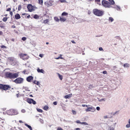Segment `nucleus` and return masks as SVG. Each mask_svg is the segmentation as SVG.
Instances as JSON below:
<instances>
[{
  "label": "nucleus",
  "mask_w": 130,
  "mask_h": 130,
  "mask_svg": "<svg viewBox=\"0 0 130 130\" xmlns=\"http://www.w3.org/2000/svg\"><path fill=\"white\" fill-rule=\"evenodd\" d=\"M109 1H106L105 0H103L102 1V5L105 8H110L112 7L111 5H114L115 3L113 0H108Z\"/></svg>",
  "instance_id": "nucleus-1"
},
{
  "label": "nucleus",
  "mask_w": 130,
  "mask_h": 130,
  "mask_svg": "<svg viewBox=\"0 0 130 130\" xmlns=\"http://www.w3.org/2000/svg\"><path fill=\"white\" fill-rule=\"evenodd\" d=\"M19 74L18 72L13 73L8 72L5 73V75L7 78L13 79L19 76Z\"/></svg>",
  "instance_id": "nucleus-2"
},
{
  "label": "nucleus",
  "mask_w": 130,
  "mask_h": 130,
  "mask_svg": "<svg viewBox=\"0 0 130 130\" xmlns=\"http://www.w3.org/2000/svg\"><path fill=\"white\" fill-rule=\"evenodd\" d=\"M6 113L9 115H15L18 114V111L16 110L11 109L7 110Z\"/></svg>",
  "instance_id": "nucleus-3"
},
{
  "label": "nucleus",
  "mask_w": 130,
  "mask_h": 130,
  "mask_svg": "<svg viewBox=\"0 0 130 130\" xmlns=\"http://www.w3.org/2000/svg\"><path fill=\"white\" fill-rule=\"evenodd\" d=\"M93 12L94 14L99 16H102L103 14V12L102 11L97 9H94L93 10Z\"/></svg>",
  "instance_id": "nucleus-4"
},
{
  "label": "nucleus",
  "mask_w": 130,
  "mask_h": 130,
  "mask_svg": "<svg viewBox=\"0 0 130 130\" xmlns=\"http://www.w3.org/2000/svg\"><path fill=\"white\" fill-rule=\"evenodd\" d=\"M9 88H10V87L8 85L2 84H0V89H2L4 90H6Z\"/></svg>",
  "instance_id": "nucleus-5"
},
{
  "label": "nucleus",
  "mask_w": 130,
  "mask_h": 130,
  "mask_svg": "<svg viewBox=\"0 0 130 130\" xmlns=\"http://www.w3.org/2000/svg\"><path fill=\"white\" fill-rule=\"evenodd\" d=\"M24 79L21 77H19L15 79L13 82L18 84H22L23 83Z\"/></svg>",
  "instance_id": "nucleus-6"
},
{
  "label": "nucleus",
  "mask_w": 130,
  "mask_h": 130,
  "mask_svg": "<svg viewBox=\"0 0 130 130\" xmlns=\"http://www.w3.org/2000/svg\"><path fill=\"white\" fill-rule=\"evenodd\" d=\"M96 109L93 106H91V107H88L86 109L85 111L87 112H94L95 110Z\"/></svg>",
  "instance_id": "nucleus-7"
},
{
  "label": "nucleus",
  "mask_w": 130,
  "mask_h": 130,
  "mask_svg": "<svg viewBox=\"0 0 130 130\" xmlns=\"http://www.w3.org/2000/svg\"><path fill=\"white\" fill-rule=\"evenodd\" d=\"M20 56V57L24 60H26L29 57V56H27V54H21Z\"/></svg>",
  "instance_id": "nucleus-8"
},
{
  "label": "nucleus",
  "mask_w": 130,
  "mask_h": 130,
  "mask_svg": "<svg viewBox=\"0 0 130 130\" xmlns=\"http://www.w3.org/2000/svg\"><path fill=\"white\" fill-rule=\"evenodd\" d=\"M53 2L51 0L47 1L45 3V4L47 7H49L52 5Z\"/></svg>",
  "instance_id": "nucleus-9"
},
{
  "label": "nucleus",
  "mask_w": 130,
  "mask_h": 130,
  "mask_svg": "<svg viewBox=\"0 0 130 130\" xmlns=\"http://www.w3.org/2000/svg\"><path fill=\"white\" fill-rule=\"evenodd\" d=\"M26 101L28 103L30 104H31L32 103L33 104L35 105L36 103V101H34L33 99H27Z\"/></svg>",
  "instance_id": "nucleus-10"
},
{
  "label": "nucleus",
  "mask_w": 130,
  "mask_h": 130,
  "mask_svg": "<svg viewBox=\"0 0 130 130\" xmlns=\"http://www.w3.org/2000/svg\"><path fill=\"white\" fill-rule=\"evenodd\" d=\"M29 11L32 12L34 10V7L31 4L28 5L27 7Z\"/></svg>",
  "instance_id": "nucleus-11"
},
{
  "label": "nucleus",
  "mask_w": 130,
  "mask_h": 130,
  "mask_svg": "<svg viewBox=\"0 0 130 130\" xmlns=\"http://www.w3.org/2000/svg\"><path fill=\"white\" fill-rule=\"evenodd\" d=\"M34 77L32 76H29L26 78V80L28 82H30L33 79Z\"/></svg>",
  "instance_id": "nucleus-12"
},
{
  "label": "nucleus",
  "mask_w": 130,
  "mask_h": 130,
  "mask_svg": "<svg viewBox=\"0 0 130 130\" xmlns=\"http://www.w3.org/2000/svg\"><path fill=\"white\" fill-rule=\"evenodd\" d=\"M59 18V20L61 22H64L66 20V19L64 17H60Z\"/></svg>",
  "instance_id": "nucleus-13"
},
{
  "label": "nucleus",
  "mask_w": 130,
  "mask_h": 130,
  "mask_svg": "<svg viewBox=\"0 0 130 130\" xmlns=\"http://www.w3.org/2000/svg\"><path fill=\"white\" fill-rule=\"evenodd\" d=\"M37 71L38 73H42L43 74L45 73V72L42 69H40L39 68H37Z\"/></svg>",
  "instance_id": "nucleus-14"
},
{
  "label": "nucleus",
  "mask_w": 130,
  "mask_h": 130,
  "mask_svg": "<svg viewBox=\"0 0 130 130\" xmlns=\"http://www.w3.org/2000/svg\"><path fill=\"white\" fill-rule=\"evenodd\" d=\"M114 8H116L117 10L120 11V10L121 8L119 6H118L116 5H115L113 7Z\"/></svg>",
  "instance_id": "nucleus-15"
},
{
  "label": "nucleus",
  "mask_w": 130,
  "mask_h": 130,
  "mask_svg": "<svg viewBox=\"0 0 130 130\" xmlns=\"http://www.w3.org/2000/svg\"><path fill=\"white\" fill-rule=\"evenodd\" d=\"M15 18L16 19H18L21 18L20 15L19 14H17L15 15Z\"/></svg>",
  "instance_id": "nucleus-16"
},
{
  "label": "nucleus",
  "mask_w": 130,
  "mask_h": 130,
  "mask_svg": "<svg viewBox=\"0 0 130 130\" xmlns=\"http://www.w3.org/2000/svg\"><path fill=\"white\" fill-rule=\"evenodd\" d=\"M72 94H69L68 95H65L64 96V98L66 99H68L70 98L72 96Z\"/></svg>",
  "instance_id": "nucleus-17"
},
{
  "label": "nucleus",
  "mask_w": 130,
  "mask_h": 130,
  "mask_svg": "<svg viewBox=\"0 0 130 130\" xmlns=\"http://www.w3.org/2000/svg\"><path fill=\"white\" fill-rule=\"evenodd\" d=\"M33 83L34 84L37 85H40V83L39 81H38L36 80H35L33 82Z\"/></svg>",
  "instance_id": "nucleus-18"
},
{
  "label": "nucleus",
  "mask_w": 130,
  "mask_h": 130,
  "mask_svg": "<svg viewBox=\"0 0 130 130\" xmlns=\"http://www.w3.org/2000/svg\"><path fill=\"white\" fill-rule=\"evenodd\" d=\"M25 125L30 130H32L31 127L30 125H28L26 123H25Z\"/></svg>",
  "instance_id": "nucleus-19"
},
{
  "label": "nucleus",
  "mask_w": 130,
  "mask_h": 130,
  "mask_svg": "<svg viewBox=\"0 0 130 130\" xmlns=\"http://www.w3.org/2000/svg\"><path fill=\"white\" fill-rule=\"evenodd\" d=\"M39 16H38V15L37 14H35L33 16V18H34L35 19H39Z\"/></svg>",
  "instance_id": "nucleus-20"
},
{
  "label": "nucleus",
  "mask_w": 130,
  "mask_h": 130,
  "mask_svg": "<svg viewBox=\"0 0 130 130\" xmlns=\"http://www.w3.org/2000/svg\"><path fill=\"white\" fill-rule=\"evenodd\" d=\"M68 13L65 12H63L61 14V16H66L68 15Z\"/></svg>",
  "instance_id": "nucleus-21"
},
{
  "label": "nucleus",
  "mask_w": 130,
  "mask_h": 130,
  "mask_svg": "<svg viewBox=\"0 0 130 130\" xmlns=\"http://www.w3.org/2000/svg\"><path fill=\"white\" fill-rule=\"evenodd\" d=\"M123 66L125 68H128L129 67L130 65L129 64L126 63L124 64Z\"/></svg>",
  "instance_id": "nucleus-22"
},
{
  "label": "nucleus",
  "mask_w": 130,
  "mask_h": 130,
  "mask_svg": "<svg viewBox=\"0 0 130 130\" xmlns=\"http://www.w3.org/2000/svg\"><path fill=\"white\" fill-rule=\"evenodd\" d=\"M49 107L47 105L45 106L43 108V109L47 111L48 110Z\"/></svg>",
  "instance_id": "nucleus-23"
},
{
  "label": "nucleus",
  "mask_w": 130,
  "mask_h": 130,
  "mask_svg": "<svg viewBox=\"0 0 130 130\" xmlns=\"http://www.w3.org/2000/svg\"><path fill=\"white\" fill-rule=\"evenodd\" d=\"M54 19L55 21L57 22H58L59 20L57 17H55L54 18Z\"/></svg>",
  "instance_id": "nucleus-24"
},
{
  "label": "nucleus",
  "mask_w": 130,
  "mask_h": 130,
  "mask_svg": "<svg viewBox=\"0 0 130 130\" xmlns=\"http://www.w3.org/2000/svg\"><path fill=\"white\" fill-rule=\"evenodd\" d=\"M49 22V20L48 19H46L44 20V21L43 23L46 24V23H47L48 22Z\"/></svg>",
  "instance_id": "nucleus-25"
},
{
  "label": "nucleus",
  "mask_w": 130,
  "mask_h": 130,
  "mask_svg": "<svg viewBox=\"0 0 130 130\" xmlns=\"http://www.w3.org/2000/svg\"><path fill=\"white\" fill-rule=\"evenodd\" d=\"M58 75V76L59 78L61 80H62L63 78V77L62 75L60 74L59 73H57Z\"/></svg>",
  "instance_id": "nucleus-26"
},
{
  "label": "nucleus",
  "mask_w": 130,
  "mask_h": 130,
  "mask_svg": "<svg viewBox=\"0 0 130 130\" xmlns=\"http://www.w3.org/2000/svg\"><path fill=\"white\" fill-rule=\"evenodd\" d=\"M114 20L111 17H110L109 18V19H108V21H110L111 22H113V21Z\"/></svg>",
  "instance_id": "nucleus-27"
},
{
  "label": "nucleus",
  "mask_w": 130,
  "mask_h": 130,
  "mask_svg": "<svg viewBox=\"0 0 130 130\" xmlns=\"http://www.w3.org/2000/svg\"><path fill=\"white\" fill-rule=\"evenodd\" d=\"M55 58L56 59H63V58H62L61 56H59L57 58Z\"/></svg>",
  "instance_id": "nucleus-28"
},
{
  "label": "nucleus",
  "mask_w": 130,
  "mask_h": 130,
  "mask_svg": "<svg viewBox=\"0 0 130 130\" xmlns=\"http://www.w3.org/2000/svg\"><path fill=\"white\" fill-rule=\"evenodd\" d=\"M81 124H82V125H88V124L86 122H82L81 123Z\"/></svg>",
  "instance_id": "nucleus-29"
},
{
  "label": "nucleus",
  "mask_w": 130,
  "mask_h": 130,
  "mask_svg": "<svg viewBox=\"0 0 130 130\" xmlns=\"http://www.w3.org/2000/svg\"><path fill=\"white\" fill-rule=\"evenodd\" d=\"M37 111L39 112H43L42 110L41 109L37 108Z\"/></svg>",
  "instance_id": "nucleus-30"
},
{
  "label": "nucleus",
  "mask_w": 130,
  "mask_h": 130,
  "mask_svg": "<svg viewBox=\"0 0 130 130\" xmlns=\"http://www.w3.org/2000/svg\"><path fill=\"white\" fill-rule=\"evenodd\" d=\"M39 3L40 5H42L43 3V0H39Z\"/></svg>",
  "instance_id": "nucleus-31"
},
{
  "label": "nucleus",
  "mask_w": 130,
  "mask_h": 130,
  "mask_svg": "<svg viewBox=\"0 0 130 130\" xmlns=\"http://www.w3.org/2000/svg\"><path fill=\"white\" fill-rule=\"evenodd\" d=\"M59 1L62 3H65L67 2L65 0H59Z\"/></svg>",
  "instance_id": "nucleus-32"
},
{
  "label": "nucleus",
  "mask_w": 130,
  "mask_h": 130,
  "mask_svg": "<svg viewBox=\"0 0 130 130\" xmlns=\"http://www.w3.org/2000/svg\"><path fill=\"white\" fill-rule=\"evenodd\" d=\"M7 17H5L3 18V21L4 22H6L7 20Z\"/></svg>",
  "instance_id": "nucleus-33"
},
{
  "label": "nucleus",
  "mask_w": 130,
  "mask_h": 130,
  "mask_svg": "<svg viewBox=\"0 0 130 130\" xmlns=\"http://www.w3.org/2000/svg\"><path fill=\"white\" fill-rule=\"evenodd\" d=\"M24 88L25 90H26L29 91L30 90H28V88L27 87H24Z\"/></svg>",
  "instance_id": "nucleus-34"
},
{
  "label": "nucleus",
  "mask_w": 130,
  "mask_h": 130,
  "mask_svg": "<svg viewBox=\"0 0 130 130\" xmlns=\"http://www.w3.org/2000/svg\"><path fill=\"white\" fill-rule=\"evenodd\" d=\"M22 8V6L21 5H19L18 7V10L20 11Z\"/></svg>",
  "instance_id": "nucleus-35"
},
{
  "label": "nucleus",
  "mask_w": 130,
  "mask_h": 130,
  "mask_svg": "<svg viewBox=\"0 0 130 130\" xmlns=\"http://www.w3.org/2000/svg\"><path fill=\"white\" fill-rule=\"evenodd\" d=\"M106 100V98H102L99 101H105Z\"/></svg>",
  "instance_id": "nucleus-36"
},
{
  "label": "nucleus",
  "mask_w": 130,
  "mask_h": 130,
  "mask_svg": "<svg viewBox=\"0 0 130 130\" xmlns=\"http://www.w3.org/2000/svg\"><path fill=\"white\" fill-rule=\"evenodd\" d=\"M72 113H73V114L74 115H75L76 114V111H75L72 110Z\"/></svg>",
  "instance_id": "nucleus-37"
},
{
  "label": "nucleus",
  "mask_w": 130,
  "mask_h": 130,
  "mask_svg": "<svg viewBox=\"0 0 130 130\" xmlns=\"http://www.w3.org/2000/svg\"><path fill=\"white\" fill-rule=\"evenodd\" d=\"M126 126L127 128H128L130 127V124H127Z\"/></svg>",
  "instance_id": "nucleus-38"
},
{
  "label": "nucleus",
  "mask_w": 130,
  "mask_h": 130,
  "mask_svg": "<svg viewBox=\"0 0 130 130\" xmlns=\"http://www.w3.org/2000/svg\"><path fill=\"white\" fill-rule=\"evenodd\" d=\"M1 47L2 48H7L6 46L4 45H2L1 46Z\"/></svg>",
  "instance_id": "nucleus-39"
},
{
  "label": "nucleus",
  "mask_w": 130,
  "mask_h": 130,
  "mask_svg": "<svg viewBox=\"0 0 130 130\" xmlns=\"http://www.w3.org/2000/svg\"><path fill=\"white\" fill-rule=\"evenodd\" d=\"M22 39L23 41L26 40V38L25 37H23L22 38Z\"/></svg>",
  "instance_id": "nucleus-40"
},
{
  "label": "nucleus",
  "mask_w": 130,
  "mask_h": 130,
  "mask_svg": "<svg viewBox=\"0 0 130 130\" xmlns=\"http://www.w3.org/2000/svg\"><path fill=\"white\" fill-rule=\"evenodd\" d=\"M75 122L76 123H80L81 124V123L82 122H81L79 120H77Z\"/></svg>",
  "instance_id": "nucleus-41"
},
{
  "label": "nucleus",
  "mask_w": 130,
  "mask_h": 130,
  "mask_svg": "<svg viewBox=\"0 0 130 130\" xmlns=\"http://www.w3.org/2000/svg\"><path fill=\"white\" fill-rule=\"evenodd\" d=\"M40 122L42 124L43 123V120L41 119H40L39 120Z\"/></svg>",
  "instance_id": "nucleus-42"
},
{
  "label": "nucleus",
  "mask_w": 130,
  "mask_h": 130,
  "mask_svg": "<svg viewBox=\"0 0 130 130\" xmlns=\"http://www.w3.org/2000/svg\"><path fill=\"white\" fill-rule=\"evenodd\" d=\"M104 118L105 119H107L109 118V117L107 116H104Z\"/></svg>",
  "instance_id": "nucleus-43"
},
{
  "label": "nucleus",
  "mask_w": 130,
  "mask_h": 130,
  "mask_svg": "<svg viewBox=\"0 0 130 130\" xmlns=\"http://www.w3.org/2000/svg\"><path fill=\"white\" fill-rule=\"evenodd\" d=\"M21 111L22 113H25L26 112L25 110L24 109H22Z\"/></svg>",
  "instance_id": "nucleus-44"
},
{
  "label": "nucleus",
  "mask_w": 130,
  "mask_h": 130,
  "mask_svg": "<svg viewBox=\"0 0 130 130\" xmlns=\"http://www.w3.org/2000/svg\"><path fill=\"white\" fill-rule=\"evenodd\" d=\"M96 109L98 110L99 111L100 110V108L99 107H96Z\"/></svg>",
  "instance_id": "nucleus-45"
},
{
  "label": "nucleus",
  "mask_w": 130,
  "mask_h": 130,
  "mask_svg": "<svg viewBox=\"0 0 130 130\" xmlns=\"http://www.w3.org/2000/svg\"><path fill=\"white\" fill-rule=\"evenodd\" d=\"M99 50L100 51L103 50V48L102 47H100L99 48Z\"/></svg>",
  "instance_id": "nucleus-46"
},
{
  "label": "nucleus",
  "mask_w": 130,
  "mask_h": 130,
  "mask_svg": "<svg viewBox=\"0 0 130 130\" xmlns=\"http://www.w3.org/2000/svg\"><path fill=\"white\" fill-rule=\"evenodd\" d=\"M57 102L55 101L54 102H53V104L55 105H57Z\"/></svg>",
  "instance_id": "nucleus-47"
},
{
  "label": "nucleus",
  "mask_w": 130,
  "mask_h": 130,
  "mask_svg": "<svg viewBox=\"0 0 130 130\" xmlns=\"http://www.w3.org/2000/svg\"><path fill=\"white\" fill-rule=\"evenodd\" d=\"M103 74H106L107 73V72L106 71H104L103 72Z\"/></svg>",
  "instance_id": "nucleus-48"
},
{
  "label": "nucleus",
  "mask_w": 130,
  "mask_h": 130,
  "mask_svg": "<svg viewBox=\"0 0 130 130\" xmlns=\"http://www.w3.org/2000/svg\"><path fill=\"white\" fill-rule=\"evenodd\" d=\"M115 37L116 38L118 39H120V37L119 36H116Z\"/></svg>",
  "instance_id": "nucleus-49"
},
{
  "label": "nucleus",
  "mask_w": 130,
  "mask_h": 130,
  "mask_svg": "<svg viewBox=\"0 0 130 130\" xmlns=\"http://www.w3.org/2000/svg\"><path fill=\"white\" fill-rule=\"evenodd\" d=\"M11 9L10 8H8L6 10V11H10V10H11Z\"/></svg>",
  "instance_id": "nucleus-50"
},
{
  "label": "nucleus",
  "mask_w": 130,
  "mask_h": 130,
  "mask_svg": "<svg viewBox=\"0 0 130 130\" xmlns=\"http://www.w3.org/2000/svg\"><path fill=\"white\" fill-rule=\"evenodd\" d=\"M57 130H63V129L59 127L58 128Z\"/></svg>",
  "instance_id": "nucleus-51"
},
{
  "label": "nucleus",
  "mask_w": 130,
  "mask_h": 130,
  "mask_svg": "<svg viewBox=\"0 0 130 130\" xmlns=\"http://www.w3.org/2000/svg\"><path fill=\"white\" fill-rule=\"evenodd\" d=\"M39 56L40 57L42 58L43 56V55L42 54H40L39 55Z\"/></svg>",
  "instance_id": "nucleus-52"
},
{
  "label": "nucleus",
  "mask_w": 130,
  "mask_h": 130,
  "mask_svg": "<svg viewBox=\"0 0 130 130\" xmlns=\"http://www.w3.org/2000/svg\"><path fill=\"white\" fill-rule=\"evenodd\" d=\"M104 67L106 68H108L109 67V66L108 65H105Z\"/></svg>",
  "instance_id": "nucleus-53"
},
{
  "label": "nucleus",
  "mask_w": 130,
  "mask_h": 130,
  "mask_svg": "<svg viewBox=\"0 0 130 130\" xmlns=\"http://www.w3.org/2000/svg\"><path fill=\"white\" fill-rule=\"evenodd\" d=\"M10 14L11 16H12L13 14V13L12 12V11L10 12Z\"/></svg>",
  "instance_id": "nucleus-54"
},
{
  "label": "nucleus",
  "mask_w": 130,
  "mask_h": 130,
  "mask_svg": "<svg viewBox=\"0 0 130 130\" xmlns=\"http://www.w3.org/2000/svg\"><path fill=\"white\" fill-rule=\"evenodd\" d=\"M92 85H90L89 86V88H92Z\"/></svg>",
  "instance_id": "nucleus-55"
},
{
  "label": "nucleus",
  "mask_w": 130,
  "mask_h": 130,
  "mask_svg": "<svg viewBox=\"0 0 130 130\" xmlns=\"http://www.w3.org/2000/svg\"><path fill=\"white\" fill-rule=\"evenodd\" d=\"M3 34V32L2 31H0V35H2Z\"/></svg>",
  "instance_id": "nucleus-56"
},
{
  "label": "nucleus",
  "mask_w": 130,
  "mask_h": 130,
  "mask_svg": "<svg viewBox=\"0 0 130 130\" xmlns=\"http://www.w3.org/2000/svg\"><path fill=\"white\" fill-rule=\"evenodd\" d=\"M89 106H90V105H85V107H87V108H88V107H89Z\"/></svg>",
  "instance_id": "nucleus-57"
},
{
  "label": "nucleus",
  "mask_w": 130,
  "mask_h": 130,
  "mask_svg": "<svg viewBox=\"0 0 130 130\" xmlns=\"http://www.w3.org/2000/svg\"><path fill=\"white\" fill-rule=\"evenodd\" d=\"M71 42L73 43H75V42L74 40H72L71 41Z\"/></svg>",
  "instance_id": "nucleus-58"
},
{
  "label": "nucleus",
  "mask_w": 130,
  "mask_h": 130,
  "mask_svg": "<svg viewBox=\"0 0 130 130\" xmlns=\"http://www.w3.org/2000/svg\"><path fill=\"white\" fill-rule=\"evenodd\" d=\"M80 129L79 128H75V130H80Z\"/></svg>",
  "instance_id": "nucleus-59"
},
{
  "label": "nucleus",
  "mask_w": 130,
  "mask_h": 130,
  "mask_svg": "<svg viewBox=\"0 0 130 130\" xmlns=\"http://www.w3.org/2000/svg\"><path fill=\"white\" fill-rule=\"evenodd\" d=\"M109 130H114V128H111Z\"/></svg>",
  "instance_id": "nucleus-60"
},
{
  "label": "nucleus",
  "mask_w": 130,
  "mask_h": 130,
  "mask_svg": "<svg viewBox=\"0 0 130 130\" xmlns=\"http://www.w3.org/2000/svg\"><path fill=\"white\" fill-rule=\"evenodd\" d=\"M12 28H15V26H14V25H13V26H12Z\"/></svg>",
  "instance_id": "nucleus-61"
},
{
  "label": "nucleus",
  "mask_w": 130,
  "mask_h": 130,
  "mask_svg": "<svg viewBox=\"0 0 130 130\" xmlns=\"http://www.w3.org/2000/svg\"><path fill=\"white\" fill-rule=\"evenodd\" d=\"M82 106L83 107H85V104H82Z\"/></svg>",
  "instance_id": "nucleus-62"
},
{
  "label": "nucleus",
  "mask_w": 130,
  "mask_h": 130,
  "mask_svg": "<svg viewBox=\"0 0 130 130\" xmlns=\"http://www.w3.org/2000/svg\"><path fill=\"white\" fill-rule=\"evenodd\" d=\"M128 123L130 124V119H129L128 120Z\"/></svg>",
  "instance_id": "nucleus-63"
},
{
  "label": "nucleus",
  "mask_w": 130,
  "mask_h": 130,
  "mask_svg": "<svg viewBox=\"0 0 130 130\" xmlns=\"http://www.w3.org/2000/svg\"><path fill=\"white\" fill-rule=\"evenodd\" d=\"M30 17V15H29L28 16H27V18H29Z\"/></svg>",
  "instance_id": "nucleus-64"
}]
</instances>
